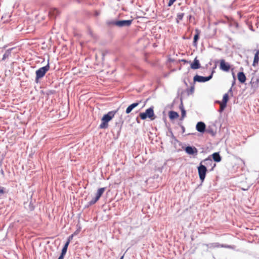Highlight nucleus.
<instances>
[{"label":"nucleus","mask_w":259,"mask_h":259,"mask_svg":"<svg viewBox=\"0 0 259 259\" xmlns=\"http://www.w3.org/2000/svg\"><path fill=\"white\" fill-rule=\"evenodd\" d=\"M116 112L117 111H111L105 114L101 119L102 123L99 126L100 128L102 129L107 128L108 126V122L114 117Z\"/></svg>","instance_id":"nucleus-1"},{"label":"nucleus","mask_w":259,"mask_h":259,"mask_svg":"<svg viewBox=\"0 0 259 259\" xmlns=\"http://www.w3.org/2000/svg\"><path fill=\"white\" fill-rule=\"evenodd\" d=\"M139 116L142 120L146 119L147 117L151 120H154L155 118L154 107L153 106L150 107L146 109L145 112L140 113Z\"/></svg>","instance_id":"nucleus-2"},{"label":"nucleus","mask_w":259,"mask_h":259,"mask_svg":"<svg viewBox=\"0 0 259 259\" xmlns=\"http://www.w3.org/2000/svg\"><path fill=\"white\" fill-rule=\"evenodd\" d=\"M50 66H44L36 71L35 81L38 82L39 79L43 77L46 72L50 69Z\"/></svg>","instance_id":"nucleus-3"},{"label":"nucleus","mask_w":259,"mask_h":259,"mask_svg":"<svg viewBox=\"0 0 259 259\" xmlns=\"http://www.w3.org/2000/svg\"><path fill=\"white\" fill-rule=\"evenodd\" d=\"M207 171V168L205 165L202 164V162H200L199 166L198 167V172L199 178L201 182H203L205 179L206 174Z\"/></svg>","instance_id":"nucleus-4"},{"label":"nucleus","mask_w":259,"mask_h":259,"mask_svg":"<svg viewBox=\"0 0 259 259\" xmlns=\"http://www.w3.org/2000/svg\"><path fill=\"white\" fill-rule=\"evenodd\" d=\"M214 72V71L212 70L210 75L204 77L202 76H199L198 75H196L194 77L193 80L194 82H204L209 80L211 79L212 77V74Z\"/></svg>","instance_id":"nucleus-5"},{"label":"nucleus","mask_w":259,"mask_h":259,"mask_svg":"<svg viewBox=\"0 0 259 259\" xmlns=\"http://www.w3.org/2000/svg\"><path fill=\"white\" fill-rule=\"evenodd\" d=\"M201 162H202V164L204 163L203 165H205L206 167L211 166V170H212L215 166V164L213 163L212 159L210 156L201 161Z\"/></svg>","instance_id":"nucleus-6"},{"label":"nucleus","mask_w":259,"mask_h":259,"mask_svg":"<svg viewBox=\"0 0 259 259\" xmlns=\"http://www.w3.org/2000/svg\"><path fill=\"white\" fill-rule=\"evenodd\" d=\"M185 151L187 154L192 155H196L198 153V150L197 148L195 147L190 146L186 147Z\"/></svg>","instance_id":"nucleus-7"},{"label":"nucleus","mask_w":259,"mask_h":259,"mask_svg":"<svg viewBox=\"0 0 259 259\" xmlns=\"http://www.w3.org/2000/svg\"><path fill=\"white\" fill-rule=\"evenodd\" d=\"M132 20L117 21L116 26L119 27L129 26L132 23Z\"/></svg>","instance_id":"nucleus-8"},{"label":"nucleus","mask_w":259,"mask_h":259,"mask_svg":"<svg viewBox=\"0 0 259 259\" xmlns=\"http://www.w3.org/2000/svg\"><path fill=\"white\" fill-rule=\"evenodd\" d=\"M196 128L198 132L203 133L205 131L206 125L203 122L199 121L197 123Z\"/></svg>","instance_id":"nucleus-9"},{"label":"nucleus","mask_w":259,"mask_h":259,"mask_svg":"<svg viewBox=\"0 0 259 259\" xmlns=\"http://www.w3.org/2000/svg\"><path fill=\"white\" fill-rule=\"evenodd\" d=\"M141 102V101L136 102L130 105L128 107L126 108L125 112L126 114H129L131 113V112L136 107H137L139 104Z\"/></svg>","instance_id":"nucleus-10"},{"label":"nucleus","mask_w":259,"mask_h":259,"mask_svg":"<svg viewBox=\"0 0 259 259\" xmlns=\"http://www.w3.org/2000/svg\"><path fill=\"white\" fill-rule=\"evenodd\" d=\"M210 156L215 162H219L221 161L222 158L219 152H215Z\"/></svg>","instance_id":"nucleus-11"},{"label":"nucleus","mask_w":259,"mask_h":259,"mask_svg":"<svg viewBox=\"0 0 259 259\" xmlns=\"http://www.w3.org/2000/svg\"><path fill=\"white\" fill-rule=\"evenodd\" d=\"M238 79L242 83L245 82L246 80V76L242 71L239 72L238 73Z\"/></svg>","instance_id":"nucleus-12"},{"label":"nucleus","mask_w":259,"mask_h":259,"mask_svg":"<svg viewBox=\"0 0 259 259\" xmlns=\"http://www.w3.org/2000/svg\"><path fill=\"white\" fill-rule=\"evenodd\" d=\"M195 32H196V34L194 35V40H193V45H194V46H196L197 45V40H198V39L199 38V35H200V31L198 29H195Z\"/></svg>","instance_id":"nucleus-13"},{"label":"nucleus","mask_w":259,"mask_h":259,"mask_svg":"<svg viewBox=\"0 0 259 259\" xmlns=\"http://www.w3.org/2000/svg\"><path fill=\"white\" fill-rule=\"evenodd\" d=\"M201 69V70H203L204 71H207L208 69L206 67H203L202 66H190V67H189L188 68V71H189L190 69Z\"/></svg>","instance_id":"nucleus-14"},{"label":"nucleus","mask_w":259,"mask_h":259,"mask_svg":"<svg viewBox=\"0 0 259 259\" xmlns=\"http://www.w3.org/2000/svg\"><path fill=\"white\" fill-rule=\"evenodd\" d=\"M59 14V11L57 9H52L49 12V15L51 17H56Z\"/></svg>","instance_id":"nucleus-15"},{"label":"nucleus","mask_w":259,"mask_h":259,"mask_svg":"<svg viewBox=\"0 0 259 259\" xmlns=\"http://www.w3.org/2000/svg\"><path fill=\"white\" fill-rule=\"evenodd\" d=\"M179 114L175 111H170L169 112V117L170 119H174L179 117Z\"/></svg>","instance_id":"nucleus-16"},{"label":"nucleus","mask_w":259,"mask_h":259,"mask_svg":"<svg viewBox=\"0 0 259 259\" xmlns=\"http://www.w3.org/2000/svg\"><path fill=\"white\" fill-rule=\"evenodd\" d=\"M105 189H106V188H105V187L99 188L96 194V197H97V198H98L99 199L101 197V196L102 195V194L104 192Z\"/></svg>","instance_id":"nucleus-17"},{"label":"nucleus","mask_w":259,"mask_h":259,"mask_svg":"<svg viewBox=\"0 0 259 259\" xmlns=\"http://www.w3.org/2000/svg\"><path fill=\"white\" fill-rule=\"evenodd\" d=\"M259 61V50H256V53L254 54L253 58V65H255L258 63Z\"/></svg>","instance_id":"nucleus-18"},{"label":"nucleus","mask_w":259,"mask_h":259,"mask_svg":"<svg viewBox=\"0 0 259 259\" xmlns=\"http://www.w3.org/2000/svg\"><path fill=\"white\" fill-rule=\"evenodd\" d=\"M69 243H68V242H66L65 244H64L61 251V253L63 254H65L66 253L67 248L69 245Z\"/></svg>","instance_id":"nucleus-19"},{"label":"nucleus","mask_w":259,"mask_h":259,"mask_svg":"<svg viewBox=\"0 0 259 259\" xmlns=\"http://www.w3.org/2000/svg\"><path fill=\"white\" fill-rule=\"evenodd\" d=\"M180 109H181V113H182L181 120H182L186 116V110L184 109L183 106H182V107H180Z\"/></svg>","instance_id":"nucleus-20"},{"label":"nucleus","mask_w":259,"mask_h":259,"mask_svg":"<svg viewBox=\"0 0 259 259\" xmlns=\"http://www.w3.org/2000/svg\"><path fill=\"white\" fill-rule=\"evenodd\" d=\"M39 59L40 60L38 61V63H40L41 64L43 63L44 65H49V60L48 58L46 60H45V59H43V58H40Z\"/></svg>","instance_id":"nucleus-21"},{"label":"nucleus","mask_w":259,"mask_h":259,"mask_svg":"<svg viewBox=\"0 0 259 259\" xmlns=\"http://www.w3.org/2000/svg\"><path fill=\"white\" fill-rule=\"evenodd\" d=\"M229 100V95L228 94H225L223 96V101L222 103H224V104H227V103Z\"/></svg>","instance_id":"nucleus-22"},{"label":"nucleus","mask_w":259,"mask_h":259,"mask_svg":"<svg viewBox=\"0 0 259 259\" xmlns=\"http://www.w3.org/2000/svg\"><path fill=\"white\" fill-rule=\"evenodd\" d=\"M184 14L183 13H179L177 16V22L179 23L180 21L182 20L184 17Z\"/></svg>","instance_id":"nucleus-23"},{"label":"nucleus","mask_w":259,"mask_h":259,"mask_svg":"<svg viewBox=\"0 0 259 259\" xmlns=\"http://www.w3.org/2000/svg\"><path fill=\"white\" fill-rule=\"evenodd\" d=\"M187 92L188 95L193 94L194 92V86L192 85L190 89H188Z\"/></svg>","instance_id":"nucleus-24"},{"label":"nucleus","mask_w":259,"mask_h":259,"mask_svg":"<svg viewBox=\"0 0 259 259\" xmlns=\"http://www.w3.org/2000/svg\"><path fill=\"white\" fill-rule=\"evenodd\" d=\"M231 66H220V69L224 71H228L230 69Z\"/></svg>","instance_id":"nucleus-25"},{"label":"nucleus","mask_w":259,"mask_h":259,"mask_svg":"<svg viewBox=\"0 0 259 259\" xmlns=\"http://www.w3.org/2000/svg\"><path fill=\"white\" fill-rule=\"evenodd\" d=\"M116 23H117V21H107L106 24L108 26H113V25L116 26Z\"/></svg>","instance_id":"nucleus-26"},{"label":"nucleus","mask_w":259,"mask_h":259,"mask_svg":"<svg viewBox=\"0 0 259 259\" xmlns=\"http://www.w3.org/2000/svg\"><path fill=\"white\" fill-rule=\"evenodd\" d=\"M11 54V50H7L5 53L4 54L3 58V60L6 59L8 58Z\"/></svg>","instance_id":"nucleus-27"},{"label":"nucleus","mask_w":259,"mask_h":259,"mask_svg":"<svg viewBox=\"0 0 259 259\" xmlns=\"http://www.w3.org/2000/svg\"><path fill=\"white\" fill-rule=\"evenodd\" d=\"M99 200V199L97 198V197H95L94 198L92 199V200H91L90 202H89V204L90 205H93V204H94L95 203H96Z\"/></svg>","instance_id":"nucleus-28"},{"label":"nucleus","mask_w":259,"mask_h":259,"mask_svg":"<svg viewBox=\"0 0 259 259\" xmlns=\"http://www.w3.org/2000/svg\"><path fill=\"white\" fill-rule=\"evenodd\" d=\"M221 245L219 243H211L209 245V247H221Z\"/></svg>","instance_id":"nucleus-29"},{"label":"nucleus","mask_w":259,"mask_h":259,"mask_svg":"<svg viewBox=\"0 0 259 259\" xmlns=\"http://www.w3.org/2000/svg\"><path fill=\"white\" fill-rule=\"evenodd\" d=\"M28 209L30 210V211H32L33 210H34V206L33 205V204L31 203V202H30V203L28 205Z\"/></svg>","instance_id":"nucleus-30"},{"label":"nucleus","mask_w":259,"mask_h":259,"mask_svg":"<svg viewBox=\"0 0 259 259\" xmlns=\"http://www.w3.org/2000/svg\"><path fill=\"white\" fill-rule=\"evenodd\" d=\"M253 79L252 78L250 81V83L251 84V85L252 87H255V85H256L257 84V83L258 82V79H256V81L255 82H254V81H253Z\"/></svg>","instance_id":"nucleus-31"},{"label":"nucleus","mask_w":259,"mask_h":259,"mask_svg":"<svg viewBox=\"0 0 259 259\" xmlns=\"http://www.w3.org/2000/svg\"><path fill=\"white\" fill-rule=\"evenodd\" d=\"M227 104H224V103H222L220 105V111H222L224 110L225 108L226 107Z\"/></svg>","instance_id":"nucleus-32"},{"label":"nucleus","mask_w":259,"mask_h":259,"mask_svg":"<svg viewBox=\"0 0 259 259\" xmlns=\"http://www.w3.org/2000/svg\"><path fill=\"white\" fill-rule=\"evenodd\" d=\"M176 1V0H169L167 5L168 7H170L171 6H172Z\"/></svg>","instance_id":"nucleus-33"},{"label":"nucleus","mask_w":259,"mask_h":259,"mask_svg":"<svg viewBox=\"0 0 259 259\" xmlns=\"http://www.w3.org/2000/svg\"><path fill=\"white\" fill-rule=\"evenodd\" d=\"M73 236L74 234H72L71 235L69 236L66 242H68V243H70V241L72 240Z\"/></svg>","instance_id":"nucleus-34"},{"label":"nucleus","mask_w":259,"mask_h":259,"mask_svg":"<svg viewBox=\"0 0 259 259\" xmlns=\"http://www.w3.org/2000/svg\"><path fill=\"white\" fill-rule=\"evenodd\" d=\"M191 65H199V60L195 59L194 61V62L193 63H192Z\"/></svg>","instance_id":"nucleus-35"},{"label":"nucleus","mask_w":259,"mask_h":259,"mask_svg":"<svg viewBox=\"0 0 259 259\" xmlns=\"http://www.w3.org/2000/svg\"><path fill=\"white\" fill-rule=\"evenodd\" d=\"M221 247L229 248H232V247L230 245H224V244H222L221 246Z\"/></svg>","instance_id":"nucleus-36"},{"label":"nucleus","mask_w":259,"mask_h":259,"mask_svg":"<svg viewBox=\"0 0 259 259\" xmlns=\"http://www.w3.org/2000/svg\"><path fill=\"white\" fill-rule=\"evenodd\" d=\"M167 63H175V60H173V59H171L170 58H168V60H167Z\"/></svg>","instance_id":"nucleus-37"},{"label":"nucleus","mask_w":259,"mask_h":259,"mask_svg":"<svg viewBox=\"0 0 259 259\" xmlns=\"http://www.w3.org/2000/svg\"><path fill=\"white\" fill-rule=\"evenodd\" d=\"M220 65H226L225 64V61L223 59L221 60L220 61Z\"/></svg>","instance_id":"nucleus-38"},{"label":"nucleus","mask_w":259,"mask_h":259,"mask_svg":"<svg viewBox=\"0 0 259 259\" xmlns=\"http://www.w3.org/2000/svg\"><path fill=\"white\" fill-rule=\"evenodd\" d=\"M64 255H65V254H63L62 253H61V254L58 259H63Z\"/></svg>","instance_id":"nucleus-39"},{"label":"nucleus","mask_w":259,"mask_h":259,"mask_svg":"<svg viewBox=\"0 0 259 259\" xmlns=\"http://www.w3.org/2000/svg\"><path fill=\"white\" fill-rule=\"evenodd\" d=\"M206 132L208 133L213 134V131L212 130H207Z\"/></svg>","instance_id":"nucleus-40"},{"label":"nucleus","mask_w":259,"mask_h":259,"mask_svg":"<svg viewBox=\"0 0 259 259\" xmlns=\"http://www.w3.org/2000/svg\"><path fill=\"white\" fill-rule=\"evenodd\" d=\"M4 193V191L3 188H0V194H3Z\"/></svg>","instance_id":"nucleus-41"},{"label":"nucleus","mask_w":259,"mask_h":259,"mask_svg":"<svg viewBox=\"0 0 259 259\" xmlns=\"http://www.w3.org/2000/svg\"><path fill=\"white\" fill-rule=\"evenodd\" d=\"M79 231L77 230L73 234H74V235H76L78 234V232Z\"/></svg>","instance_id":"nucleus-42"},{"label":"nucleus","mask_w":259,"mask_h":259,"mask_svg":"<svg viewBox=\"0 0 259 259\" xmlns=\"http://www.w3.org/2000/svg\"><path fill=\"white\" fill-rule=\"evenodd\" d=\"M76 67H74V68H72V70H73V71H74V73L75 72V70H76Z\"/></svg>","instance_id":"nucleus-43"},{"label":"nucleus","mask_w":259,"mask_h":259,"mask_svg":"<svg viewBox=\"0 0 259 259\" xmlns=\"http://www.w3.org/2000/svg\"><path fill=\"white\" fill-rule=\"evenodd\" d=\"M181 127H182V129L183 132H184V131H185V127H184V126H182Z\"/></svg>","instance_id":"nucleus-44"},{"label":"nucleus","mask_w":259,"mask_h":259,"mask_svg":"<svg viewBox=\"0 0 259 259\" xmlns=\"http://www.w3.org/2000/svg\"><path fill=\"white\" fill-rule=\"evenodd\" d=\"M182 61L184 62V63H186V60H182Z\"/></svg>","instance_id":"nucleus-45"},{"label":"nucleus","mask_w":259,"mask_h":259,"mask_svg":"<svg viewBox=\"0 0 259 259\" xmlns=\"http://www.w3.org/2000/svg\"><path fill=\"white\" fill-rule=\"evenodd\" d=\"M229 92H230V93L232 92V89L231 88L229 90Z\"/></svg>","instance_id":"nucleus-46"},{"label":"nucleus","mask_w":259,"mask_h":259,"mask_svg":"<svg viewBox=\"0 0 259 259\" xmlns=\"http://www.w3.org/2000/svg\"><path fill=\"white\" fill-rule=\"evenodd\" d=\"M123 257H124V256H123V255H122V256L120 257V259H123Z\"/></svg>","instance_id":"nucleus-47"},{"label":"nucleus","mask_w":259,"mask_h":259,"mask_svg":"<svg viewBox=\"0 0 259 259\" xmlns=\"http://www.w3.org/2000/svg\"><path fill=\"white\" fill-rule=\"evenodd\" d=\"M175 71V70H174V69H171V72H172V71Z\"/></svg>","instance_id":"nucleus-48"},{"label":"nucleus","mask_w":259,"mask_h":259,"mask_svg":"<svg viewBox=\"0 0 259 259\" xmlns=\"http://www.w3.org/2000/svg\"><path fill=\"white\" fill-rule=\"evenodd\" d=\"M1 173L3 174L4 173V171L3 170H2V171H1Z\"/></svg>","instance_id":"nucleus-49"},{"label":"nucleus","mask_w":259,"mask_h":259,"mask_svg":"<svg viewBox=\"0 0 259 259\" xmlns=\"http://www.w3.org/2000/svg\"><path fill=\"white\" fill-rule=\"evenodd\" d=\"M181 67H180L179 68V70H181Z\"/></svg>","instance_id":"nucleus-50"}]
</instances>
